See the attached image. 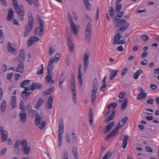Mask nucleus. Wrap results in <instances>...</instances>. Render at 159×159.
<instances>
[{"instance_id": "f257e3e1", "label": "nucleus", "mask_w": 159, "mask_h": 159, "mask_svg": "<svg viewBox=\"0 0 159 159\" xmlns=\"http://www.w3.org/2000/svg\"><path fill=\"white\" fill-rule=\"evenodd\" d=\"M116 17L113 20L114 23L116 22V23L115 25V27L117 28L120 27L117 30V32H119L120 31H123L126 30L129 26V24L126 23L127 20L123 18H122L120 20V18H118Z\"/></svg>"}, {"instance_id": "f03ea898", "label": "nucleus", "mask_w": 159, "mask_h": 159, "mask_svg": "<svg viewBox=\"0 0 159 159\" xmlns=\"http://www.w3.org/2000/svg\"><path fill=\"white\" fill-rule=\"evenodd\" d=\"M128 120V117H125L123 118L119 122L118 126L111 132L105 138V140H108L115 136L117 133L119 128L124 126Z\"/></svg>"}, {"instance_id": "7ed1b4c3", "label": "nucleus", "mask_w": 159, "mask_h": 159, "mask_svg": "<svg viewBox=\"0 0 159 159\" xmlns=\"http://www.w3.org/2000/svg\"><path fill=\"white\" fill-rule=\"evenodd\" d=\"M53 61L52 59H50L48 63V65L47 67V73L48 74L46 78V80L48 83H50L51 84H53L54 83L53 80H52V78L51 72L54 66L52 65Z\"/></svg>"}, {"instance_id": "20e7f679", "label": "nucleus", "mask_w": 159, "mask_h": 159, "mask_svg": "<svg viewBox=\"0 0 159 159\" xmlns=\"http://www.w3.org/2000/svg\"><path fill=\"white\" fill-rule=\"evenodd\" d=\"M98 87V81L97 79L95 78L93 80V88L91 95V102L92 103H93L96 98V93Z\"/></svg>"}, {"instance_id": "39448f33", "label": "nucleus", "mask_w": 159, "mask_h": 159, "mask_svg": "<svg viewBox=\"0 0 159 159\" xmlns=\"http://www.w3.org/2000/svg\"><path fill=\"white\" fill-rule=\"evenodd\" d=\"M67 15L68 20L69 22L70 23V29L72 30L74 34L76 35L78 34V29L79 27V26H76L74 23L70 13H68Z\"/></svg>"}, {"instance_id": "423d86ee", "label": "nucleus", "mask_w": 159, "mask_h": 159, "mask_svg": "<svg viewBox=\"0 0 159 159\" xmlns=\"http://www.w3.org/2000/svg\"><path fill=\"white\" fill-rule=\"evenodd\" d=\"M58 125V141H62V134L64 132V123L63 119H60L59 120Z\"/></svg>"}, {"instance_id": "0eeeda50", "label": "nucleus", "mask_w": 159, "mask_h": 159, "mask_svg": "<svg viewBox=\"0 0 159 159\" xmlns=\"http://www.w3.org/2000/svg\"><path fill=\"white\" fill-rule=\"evenodd\" d=\"M71 90L72 95L73 102L76 104L77 101L76 93L75 91V80L74 78L71 79Z\"/></svg>"}, {"instance_id": "6e6552de", "label": "nucleus", "mask_w": 159, "mask_h": 159, "mask_svg": "<svg viewBox=\"0 0 159 159\" xmlns=\"http://www.w3.org/2000/svg\"><path fill=\"white\" fill-rule=\"evenodd\" d=\"M89 52H86L83 57L84 72L85 73L89 63Z\"/></svg>"}, {"instance_id": "1a4fd4ad", "label": "nucleus", "mask_w": 159, "mask_h": 159, "mask_svg": "<svg viewBox=\"0 0 159 159\" xmlns=\"http://www.w3.org/2000/svg\"><path fill=\"white\" fill-rule=\"evenodd\" d=\"M22 150L25 154L28 155L30 153V147H27V142L25 139H23L22 141Z\"/></svg>"}, {"instance_id": "9d476101", "label": "nucleus", "mask_w": 159, "mask_h": 159, "mask_svg": "<svg viewBox=\"0 0 159 159\" xmlns=\"http://www.w3.org/2000/svg\"><path fill=\"white\" fill-rule=\"evenodd\" d=\"M13 6L16 13L20 12L22 11L23 13H25V10L22 5L19 6L17 0H13Z\"/></svg>"}, {"instance_id": "9b49d317", "label": "nucleus", "mask_w": 159, "mask_h": 159, "mask_svg": "<svg viewBox=\"0 0 159 159\" xmlns=\"http://www.w3.org/2000/svg\"><path fill=\"white\" fill-rule=\"evenodd\" d=\"M37 18L40 24V31L39 33V35L40 37H41L43 36L44 32L43 23L40 16L37 15Z\"/></svg>"}, {"instance_id": "f8f14e48", "label": "nucleus", "mask_w": 159, "mask_h": 159, "mask_svg": "<svg viewBox=\"0 0 159 159\" xmlns=\"http://www.w3.org/2000/svg\"><path fill=\"white\" fill-rule=\"evenodd\" d=\"M7 49L8 52L11 53H13L14 55L17 54V48L16 47H13L12 44L8 42L7 43Z\"/></svg>"}, {"instance_id": "ddd939ff", "label": "nucleus", "mask_w": 159, "mask_h": 159, "mask_svg": "<svg viewBox=\"0 0 159 159\" xmlns=\"http://www.w3.org/2000/svg\"><path fill=\"white\" fill-rule=\"evenodd\" d=\"M67 34L69 49L71 52H72L74 49V46L72 43V39L68 32L67 33Z\"/></svg>"}, {"instance_id": "4468645a", "label": "nucleus", "mask_w": 159, "mask_h": 159, "mask_svg": "<svg viewBox=\"0 0 159 159\" xmlns=\"http://www.w3.org/2000/svg\"><path fill=\"white\" fill-rule=\"evenodd\" d=\"M33 25H30L29 24H27L25 26V30L24 37L25 38L31 32L33 27Z\"/></svg>"}, {"instance_id": "2eb2a0df", "label": "nucleus", "mask_w": 159, "mask_h": 159, "mask_svg": "<svg viewBox=\"0 0 159 159\" xmlns=\"http://www.w3.org/2000/svg\"><path fill=\"white\" fill-rule=\"evenodd\" d=\"M2 133V141L4 142L6 141L8 138V133L5 131L3 130V128L2 126L0 127V133Z\"/></svg>"}, {"instance_id": "dca6fc26", "label": "nucleus", "mask_w": 159, "mask_h": 159, "mask_svg": "<svg viewBox=\"0 0 159 159\" xmlns=\"http://www.w3.org/2000/svg\"><path fill=\"white\" fill-rule=\"evenodd\" d=\"M19 116L21 121L23 123H25L26 120V113L25 111H21L19 113Z\"/></svg>"}, {"instance_id": "f3484780", "label": "nucleus", "mask_w": 159, "mask_h": 159, "mask_svg": "<svg viewBox=\"0 0 159 159\" xmlns=\"http://www.w3.org/2000/svg\"><path fill=\"white\" fill-rule=\"evenodd\" d=\"M39 40V39L36 37H31L28 41L27 44L28 46H31L34 43L38 42Z\"/></svg>"}, {"instance_id": "a211bd4d", "label": "nucleus", "mask_w": 159, "mask_h": 159, "mask_svg": "<svg viewBox=\"0 0 159 159\" xmlns=\"http://www.w3.org/2000/svg\"><path fill=\"white\" fill-rule=\"evenodd\" d=\"M25 53L24 50H20L19 52V56L18 57V62H23L25 60Z\"/></svg>"}, {"instance_id": "6ab92c4d", "label": "nucleus", "mask_w": 159, "mask_h": 159, "mask_svg": "<svg viewBox=\"0 0 159 159\" xmlns=\"http://www.w3.org/2000/svg\"><path fill=\"white\" fill-rule=\"evenodd\" d=\"M42 87V85L39 83H34L30 86L31 90L33 91L35 89H39Z\"/></svg>"}, {"instance_id": "aec40b11", "label": "nucleus", "mask_w": 159, "mask_h": 159, "mask_svg": "<svg viewBox=\"0 0 159 159\" xmlns=\"http://www.w3.org/2000/svg\"><path fill=\"white\" fill-rule=\"evenodd\" d=\"M21 62V63H19L17 66L15 71L22 73L23 72L24 66L23 62Z\"/></svg>"}, {"instance_id": "412c9836", "label": "nucleus", "mask_w": 159, "mask_h": 159, "mask_svg": "<svg viewBox=\"0 0 159 159\" xmlns=\"http://www.w3.org/2000/svg\"><path fill=\"white\" fill-rule=\"evenodd\" d=\"M42 117L36 113L35 114V119L34 120L35 125L36 126H38L40 123H41Z\"/></svg>"}, {"instance_id": "4be33fe9", "label": "nucleus", "mask_w": 159, "mask_h": 159, "mask_svg": "<svg viewBox=\"0 0 159 159\" xmlns=\"http://www.w3.org/2000/svg\"><path fill=\"white\" fill-rule=\"evenodd\" d=\"M53 101V98L52 96L51 95L47 101L46 107L49 109H51L52 108V104Z\"/></svg>"}, {"instance_id": "5701e85b", "label": "nucleus", "mask_w": 159, "mask_h": 159, "mask_svg": "<svg viewBox=\"0 0 159 159\" xmlns=\"http://www.w3.org/2000/svg\"><path fill=\"white\" fill-rule=\"evenodd\" d=\"M89 123L90 125L93 127L94 125L93 124V116L92 111L91 109H90L89 113Z\"/></svg>"}, {"instance_id": "b1692460", "label": "nucleus", "mask_w": 159, "mask_h": 159, "mask_svg": "<svg viewBox=\"0 0 159 159\" xmlns=\"http://www.w3.org/2000/svg\"><path fill=\"white\" fill-rule=\"evenodd\" d=\"M120 38L121 34L119 33H117L114 37L113 44L115 45L117 44V43L119 41Z\"/></svg>"}, {"instance_id": "393cba45", "label": "nucleus", "mask_w": 159, "mask_h": 159, "mask_svg": "<svg viewBox=\"0 0 159 159\" xmlns=\"http://www.w3.org/2000/svg\"><path fill=\"white\" fill-rule=\"evenodd\" d=\"M114 124V123L113 122H110L108 125H107L105 127V130L104 131V134L107 133L111 129L112 127Z\"/></svg>"}, {"instance_id": "a878e982", "label": "nucleus", "mask_w": 159, "mask_h": 159, "mask_svg": "<svg viewBox=\"0 0 159 159\" xmlns=\"http://www.w3.org/2000/svg\"><path fill=\"white\" fill-rule=\"evenodd\" d=\"M110 71L111 72V74L110 75V80H112L115 78L117 75L118 71L117 70H110Z\"/></svg>"}, {"instance_id": "bb28decb", "label": "nucleus", "mask_w": 159, "mask_h": 159, "mask_svg": "<svg viewBox=\"0 0 159 159\" xmlns=\"http://www.w3.org/2000/svg\"><path fill=\"white\" fill-rule=\"evenodd\" d=\"M129 139V137L128 135H125L123 139L122 148L123 149H125L127 145L128 140Z\"/></svg>"}, {"instance_id": "cd10ccee", "label": "nucleus", "mask_w": 159, "mask_h": 159, "mask_svg": "<svg viewBox=\"0 0 159 159\" xmlns=\"http://www.w3.org/2000/svg\"><path fill=\"white\" fill-rule=\"evenodd\" d=\"M55 90V87L53 86L47 89L45 91L43 92L44 95L46 96L50 94L51 93H53Z\"/></svg>"}, {"instance_id": "c85d7f7f", "label": "nucleus", "mask_w": 159, "mask_h": 159, "mask_svg": "<svg viewBox=\"0 0 159 159\" xmlns=\"http://www.w3.org/2000/svg\"><path fill=\"white\" fill-rule=\"evenodd\" d=\"M92 33L85 32V40L87 43H89L91 40Z\"/></svg>"}, {"instance_id": "c756f323", "label": "nucleus", "mask_w": 159, "mask_h": 159, "mask_svg": "<svg viewBox=\"0 0 159 159\" xmlns=\"http://www.w3.org/2000/svg\"><path fill=\"white\" fill-rule=\"evenodd\" d=\"M115 111H112L111 113L109 116L105 120L106 122L109 123L110 121L113 119L115 116Z\"/></svg>"}, {"instance_id": "7c9ffc66", "label": "nucleus", "mask_w": 159, "mask_h": 159, "mask_svg": "<svg viewBox=\"0 0 159 159\" xmlns=\"http://www.w3.org/2000/svg\"><path fill=\"white\" fill-rule=\"evenodd\" d=\"M16 97L12 96L11 98V104L12 106L13 109L15 108L16 106Z\"/></svg>"}, {"instance_id": "2f4dec72", "label": "nucleus", "mask_w": 159, "mask_h": 159, "mask_svg": "<svg viewBox=\"0 0 159 159\" xmlns=\"http://www.w3.org/2000/svg\"><path fill=\"white\" fill-rule=\"evenodd\" d=\"M14 11H12L11 8L9 9L8 13L7 16V20H10L13 17Z\"/></svg>"}, {"instance_id": "473e14b6", "label": "nucleus", "mask_w": 159, "mask_h": 159, "mask_svg": "<svg viewBox=\"0 0 159 159\" xmlns=\"http://www.w3.org/2000/svg\"><path fill=\"white\" fill-rule=\"evenodd\" d=\"M26 110L27 111L28 113L30 116H33L35 110H34L32 109V107L30 106V105H28L27 107Z\"/></svg>"}, {"instance_id": "72a5a7b5", "label": "nucleus", "mask_w": 159, "mask_h": 159, "mask_svg": "<svg viewBox=\"0 0 159 159\" xmlns=\"http://www.w3.org/2000/svg\"><path fill=\"white\" fill-rule=\"evenodd\" d=\"M32 92H25L23 91L21 93V95L23 99L24 100L28 99L30 97V94Z\"/></svg>"}, {"instance_id": "f704fd0d", "label": "nucleus", "mask_w": 159, "mask_h": 159, "mask_svg": "<svg viewBox=\"0 0 159 159\" xmlns=\"http://www.w3.org/2000/svg\"><path fill=\"white\" fill-rule=\"evenodd\" d=\"M147 96V94L145 93L140 92L137 96V98L138 100H142L145 98Z\"/></svg>"}, {"instance_id": "c9c22d12", "label": "nucleus", "mask_w": 159, "mask_h": 159, "mask_svg": "<svg viewBox=\"0 0 159 159\" xmlns=\"http://www.w3.org/2000/svg\"><path fill=\"white\" fill-rule=\"evenodd\" d=\"M30 5H32L33 3L34 6L38 7L39 6L38 0H25Z\"/></svg>"}, {"instance_id": "e433bc0d", "label": "nucleus", "mask_w": 159, "mask_h": 159, "mask_svg": "<svg viewBox=\"0 0 159 159\" xmlns=\"http://www.w3.org/2000/svg\"><path fill=\"white\" fill-rule=\"evenodd\" d=\"M128 99L126 98H125L123 99V102L121 105V108L122 110H124L127 105Z\"/></svg>"}, {"instance_id": "4c0bfd02", "label": "nucleus", "mask_w": 159, "mask_h": 159, "mask_svg": "<svg viewBox=\"0 0 159 159\" xmlns=\"http://www.w3.org/2000/svg\"><path fill=\"white\" fill-rule=\"evenodd\" d=\"M29 22L28 24L33 25V18L31 12H29L28 14Z\"/></svg>"}, {"instance_id": "58836bf2", "label": "nucleus", "mask_w": 159, "mask_h": 159, "mask_svg": "<svg viewBox=\"0 0 159 159\" xmlns=\"http://www.w3.org/2000/svg\"><path fill=\"white\" fill-rule=\"evenodd\" d=\"M85 32L92 33V25L90 22L88 23L86 26Z\"/></svg>"}, {"instance_id": "ea45409f", "label": "nucleus", "mask_w": 159, "mask_h": 159, "mask_svg": "<svg viewBox=\"0 0 159 159\" xmlns=\"http://www.w3.org/2000/svg\"><path fill=\"white\" fill-rule=\"evenodd\" d=\"M72 151L75 158V159H78V157L77 148L75 147H73L72 148Z\"/></svg>"}, {"instance_id": "a19ab883", "label": "nucleus", "mask_w": 159, "mask_h": 159, "mask_svg": "<svg viewBox=\"0 0 159 159\" xmlns=\"http://www.w3.org/2000/svg\"><path fill=\"white\" fill-rule=\"evenodd\" d=\"M143 71L142 70L140 69L138 70L134 74V78L135 79H137L139 75L142 73Z\"/></svg>"}, {"instance_id": "79ce46f5", "label": "nucleus", "mask_w": 159, "mask_h": 159, "mask_svg": "<svg viewBox=\"0 0 159 159\" xmlns=\"http://www.w3.org/2000/svg\"><path fill=\"white\" fill-rule=\"evenodd\" d=\"M84 2V4L86 9L88 10H90L91 5L89 0H82Z\"/></svg>"}, {"instance_id": "37998d69", "label": "nucleus", "mask_w": 159, "mask_h": 159, "mask_svg": "<svg viewBox=\"0 0 159 159\" xmlns=\"http://www.w3.org/2000/svg\"><path fill=\"white\" fill-rule=\"evenodd\" d=\"M60 57V54L59 53H57L55 55L53 58L52 57H51L50 59H52V61H53V63L54 62L57 63L59 61Z\"/></svg>"}, {"instance_id": "c03bdc74", "label": "nucleus", "mask_w": 159, "mask_h": 159, "mask_svg": "<svg viewBox=\"0 0 159 159\" xmlns=\"http://www.w3.org/2000/svg\"><path fill=\"white\" fill-rule=\"evenodd\" d=\"M43 101L42 98H40L37 101V103L35 106V108L38 110L39 109Z\"/></svg>"}, {"instance_id": "a18cd8bd", "label": "nucleus", "mask_w": 159, "mask_h": 159, "mask_svg": "<svg viewBox=\"0 0 159 159\" xmlns=\"http://www.w3.org/2000/svg\"><path fill=\"white\" fill-rule=\"evenodd\" d=\"M108 10L110 16L112 18H113L114 17V13L115 12V11L114 10L113 7L111 6L109 7L108 8Z\"/></svg>"}, {"instance_id": "49530a36", "label": "nucleus", "mask_w": 159, "mask_h": 159, "mask_svg": "<svg viewBox=\"0 0 159 159\" xmlns=\"http://www.w3.org/2000/svg\"><path fill=\"white\" fill-rule=\"evenodd\" d=\"M30 80H26L20 83V87L22 88H24L29 84Z\"/></svg>"}, {"instance_id": "de8ad7c7", "label": "nucleus", "mask_w": 159, "mask_h": 159, "mask_svg": "<svg viewBox=\"0 0 159 159\" xmlns=\"http://www.w3.org/2000/svg\"><path fill=\"white\" fill-rule=\"evenodd\" d=\"M82 74L81 71H78V78L81 86H82L83 84V79L82 77Z\"/></svg>"}, {"instance_id": "09e8293b", "label": "nucleus", "mask_w": 159, "mask_h": 159, "mask_svg": "<svg viewBox=\"0 0 159 159\" xmlns=\"http://www.w3.org/2000/svg\"><path fill=\"white\" fill-rule=\"evenodd\" d=\"M6 101L5 100H3L1 105L0 107V109L2 112H3L5 111L6 109Z\"/></svg>"}, {"instance_id": "8fccbe9b", "label": "nucleus", "mask_w": 159, "mask_h": 159, "mask_svg": "<svg viewBox=\"0 0 159 159\" xmlns=\"http://www.w3.org/2000/svg\"><path fill=\"white\" fill-rule=\"evenodd\" d=\"M19 15V20L21 21L24 20V17L25 15V13H23L22 11L20 12L16 13Z\"/></svg>"}, {"instance_id": "3c124183", "label": "nucleus", "mask_w": 159, "mask_h": 159, "mask_svg": "<svg viewBox=\"0 0 159 159\" xmlns=\"http://www.w3.org/2000/svg\"><path fill=\"white\" fill-rule=\"evenodd\" d=\"M141 38L143 42H146L148 40L149 37L146 34H143L141 36Z\"/></svg>"}, {"instance_id": "603ef678", "label": "nucleus", "mask_w": 159, "mask_h": 159, "mask_svg": "<svg viewBox=\"0 0 159 159\" xmlns=\"http://www.w3.org/2000/svg\"><path fill=\"white\" fill-rule=\"evenodd\" d=\"M46 122L45 121H42L41 123L39 124V127L40 129H43L46 126Z\"/></svg>"}, {"instance_id": "864d4df0", "label": "nucleus", "mask_w": 159, "mask_h": 159, "mask_svg": "<svg viewBox=\"0 0 159 159\" xmlns=\"http://www.w3.org/2000/svg\"><path fill=\"white\" fill-rule=\"evenodd\" d=\"M21 144L22 145V142L18 140H16L14 145L13 147L20 148L19 147Z\"/></svg>"}, {"instance_id": "5fc2aeb1", "label": "nucleus", "mask_w": 159, "mask_h": 159, "mask_svg": "<svg viewBox=\"0 0 159 159\" xmlns=\"http://www.w3.org/2000/svg\"><path fill=\"white\" fill-rule=\"evenodd\" d=\"M4 40V34L2 30H0V43H2Z\"/></svg>"}, {"instance_id": "6e6d98bb", "label": "nucleus", "mask_w": 159, "mask_h": 159, "mask_svg": "<svg viewBox=\"0 0 159 159\" xmlns=\"http://www.w3.org/2000/svg\"><path fill=\"white\" fill-rule=\"evenodd\" d=\"M65 80V77L63 73H61V76L59 77V83H64Z\"/></svg>"}, {"instance_id": "4d7b16f0", "label": "nucleus", "mask_w": 159, "mask_h": 159, "mask_svg": "<svg viewBox=\"0 0 159 159\" xmlns=\"http://www.w3.org/2000/svg\"><path fill=\"white\" fill-rule=\"evenodd\" d=\"M111 155V153L110 152H107L103 157L102 159H108Z\"/></svg>"}, {"instance_id": "13d9d810", "label": "nucleus", "mask_w": 159, "mask_h": 159, "mask_svg": "<svg viewBox=\"0 0 159 159\" xmlns=\"http://www.w3.org/2000/svg\"><path fill=\"white\" fill-rule=\"evenodd\" d=\"M122 7L121 5L119 3H116V6L115 7V10L116 12H119L120 10Z\"/></svg>"}, {"instance_id": "bf43d9fd", "label": "nucleus", "mask_w": 159, "mask_h": 159, "mask_svg": "<svg viewBox=\"0 0 159 159\" xmlns=\"http://www.w3.org/2000/svg\"><path fill=\"white\" fill-rule=\"evenodd\" d=\"M13 152L16 154L19 155L20 153V148L14 147Z\"/></svg>"}, {"instance_id": "052dcab7", "label": "nucleus", "mask_w": 159, "mask_h": 159, "mask_svg": "<svg viewBox=\"0 0 159 159\" xmlns=\"http://www.w3.org/2000/svg\"><path fill=\"white\" fill-rule=\"evenodd\" d=\"M72 137L71 139L72 140L73 142H76L77 140V136H76L75 134L74 133H72L71 134Z\"/></svg>"}, {"instance_id": "680f3d73", "label": "nucleus", "mask_w": 159, "mask_h": 159, "mask_svg": "<svg viewBox=\"0 0 159 159\" xmlns=\"http://www.w3.org/2000/svg\"><path fill=\"white\" fill-rule=\"evenodd\" d=\"M24 104L23 101H21L20 103L19 109L21 110V111H25V109H24Z\"/></svg>"}, {"instance_id": "e2e57ef3", "label": "nucleus", "mask_w": 159, "mask_h": 159, "mask_svg": "<svg viewBox=\"0 0 159 159\" xmlns=\"http://www.w3.org/2000/svg\"><path fill=\"white\" fill-rule=\"evenodd\" d=\"M68 156L66 151L64 152L63 154L62 159H68Z\"/></svg>"}, {"instance_id": "0e129e2a", "label": "nucleus", "mask_w": 159, "mask_h": 159, "mask_svg": "<svg viewBox=\"0 0 159 159\" xmlns=\"http://www.w3.org/2000/svg\"><path fill=\"white\" fill-rule=\"evenodd\" d=\"M128 70V69L126 67H125L123 68L122 69L121 73V75H125L126 73L127 72Z\"/></svg>"}, {"instance_id": "69168bd1", "label": "nucleus", "mask_w": 159, "mask_h": 159, "mask_svg": "<svg viewBox=\"0 0 159 159\" xmlns=\"http://www.w3.org/2000/svg\"><path fill=\"white\" fill-rule=\"evenodd\" d=\"M55 49L53 47L51 46L50 47L49 53L50 55H52L54 52Z\"/></svg>"}, {"instance_id": "338daca9", "label": "nucleus", "mask_w": 159, "mask_h": 159, "mask_svg": "<svg viewBox=\"0 0 159 159\" xmlns=\"http://www.w3.org/2000/svg\"><path fill=\"white\" fill-rule=\"evenodd\" d=\"M154 101V99L153 98H151L149 99L147 101V103L149 104L153 105V102Z\"/></svg>"}, {"instance_id": "774afa93", "label": "nucleus", "mask_w": 159, "mask_h": 159, "mask_svg": "<svg viewBox=\"0 0 159 159\" xmlns=\"http://www.w3.org/2000/svg\"><path fill=\"white\" fill-rule=\"evenodd\" d=\"M125 95V93L124 92H120L119 94V97L120 98L123 99Z\"/></svg>"}]
</instances>
